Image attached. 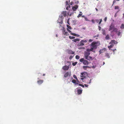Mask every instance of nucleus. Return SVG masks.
<instances>
[{
    "instance_id": "nucleus-1",
    "label": "nucleus",
    "mask_w": 124,
    "mask_h": 124,
    "mask_svg": "<svg viewBox=\"0 0 124 124\" xmlns=\"http://www.w3.org/2000/svg\"><path fill=\"white\" fill-rule=\"evenodd\" d=\"M100 42L99 41L95 42H92L90 45L91 47L93 49H96L97 48V46L100 45Z\"/></svg>"
},
{
    "instance_id": "nucleus-2",
    "label": "nucleus",
    "mask_w": 124,
    "mask_h": 124,
    "mask_svg": "<svg viewBox=\"0 0 124 124\" xmlns=\"http://www.w3.org/2000/svg\"><path fill=\"white\" fill-rule=\"evenodd\" d=\"M75 79H73V78L71 79L72 82L74 84V85H78L80 83V82L78 80L77 78H75Z\"/></svg>"
},
{
    "instance_id": "nucleus-3",
    "label": "nucleus",
    "mask_w": 124,
    "mask_h": 124,
    "mask_svg": "<svg viewBox=\"0 0 124 124\" xmlns=\"http://www.w3.org/2000/svg\"><path fill=\"white\" fill-rule=\"evenodd\" d=\"M71 75V74L70 71L68 72L65 73L64 76L65 78L70 77Z\"/></svg>"
},
{
    "instance_id": "nucleus-4",
    "label": "nucleus",
    "mask_w": 124,
    "mask_h": 124,
    "mask_svg": "<svg viewBox=\"0 0 124 124\" xmlns=\"http://www.w3.org/2000/svg\"><path fill=\"white\" fill-rule=\"evenodd\" d=\"M80 76L82 78H86L88 76V74L86 72H84L81 73Z\"/></svg>"
},
{
    "instance_id": "nucleus-5",
    "label": "nucleus",
    "mask_w": 124,
    "mask_h": 124,
    "mask_svg": "<svg viewBox=\"0 0 124 124\" xmlns=\"http://www.w3.org/2000/svg\"><path fill=\"white\" fill-rule=\"evenodd\" d=\"M115 28V26L114 24L112 23L109 26V28L108 29V31H110L113 30Z\"/></svg>"
},
{
    "instance_id": "nucleus-6",
    "label": "nucleus",
    "mask_w": 124,
    "mask_h": 124,
    "mask_svg": "<svg viewBox=\"0 0 124 124\" xmlns=\"http://www.w3.org/2000/svg\"><path fill=\"white\" fill-rule=\"evenodd\" d=\"M62 32L63 34L64 35L66 36H68L69 35L68 32L67 31H65V29H63L62 31Z\"/></svg>"
},
{
    "instance_id": "nucleus-7",
    "label": "nucleus",
    "mask_w": 124,
    "mask_h": 124,
    "mask_svg": "<svg viewBox=\"0 0 124 124\" xmlns=\"http://www.w3.org/2000/svg\"><path fill=\"white\" fill-rule=\"evenodd\" d=\"M114 46V44H111V45L110 46H108V48L109 49V50H111L113 52H114L115 50H116V49H110V48H112L113 46Z\"/></svg>"
},
{
    "instance_id": "nucleus-8",
    "label": "nucleus",
    "mask_w": 124,
    "mask_h": 124,
    "mask_svg": "<svg viewBox=\"0 0 124 124\" xmlns=\"http://www.w3.org/2000/svg\"><path fill=\"white\" fill-rule=\"evenodd\" d=\"M90 54V53L88 52H85L84 53V55L85 58H86L87 56H89Z\"/></svg>"
},
{
    "instance_id": "nucleus-9",
    "label": "nucleus",
    "mask_w": 124,
    "mask_h": 124,
    "mask_svg": "<svg viewBox=\"0 0 124 124\" xmlns=\"http://www.w3.org/2000/svg\"><path fill=\"white\" fill-rule=\"evenodd\" d=\"M62 69L64 70H67L69 69V66L65 65L62 67Z\"/></svg>"
},
{
    "instance_id": "nucleus-10",
    "label": "nucleus",
    "mask_w": 124,
    "mask_h": 124,
    "mask_svg": "<svg viewBox=\"0 0 124 124\" xmlns=\"http://www.w3.org/2000/svg\"><path fill=\"white\" fill-rule=\"evenodd\" d=\"M68 53L69 54H74L75 52L71 50H68L67 51Z\"/></svg>"
},
{
    "instance_id": "nucleus-11",
    "label": "nucleus",
    "mask_w": 124,
    "mask_h": 124,
    "mask_svg": "<svg viewBox=\"0 0 124 124\" xmlns=\"http://www.w3.org/2000/svg\"><path fill=\"white\" fill-rule=\"evenodd\" d=\"M78 88H76L77 92V94H80L82 93V90L81 89H78Z\"/></svg>"
},
{
    "instance_id": "nucleus-12",
    "label": "nucleus",
    "mask_w": 124,
    "mask_h": 124,
    "mask_svg": "<svg viewBox=\"0 0 124 124\" xmlns=\"http://www.w3.org/2000/svg\"><path fill=\"white\" fill-rule=\"evenodd\" d=\"M117 42L114 40H111V42L109 43L110 44H116Z\"/></svg>"
},
{
    "instance_id": "nucleus-13",
    "label": "nucleus",
    "mask_w": 124,
    "mask_h": 124,
    "mask_svg": "<svg viewBox=\"0 0 124 124\" xmlns=\"http://www.w3.org/2000/svg\"><path fill=\"white\" fill-rule=\"evenodd\" d=\"M78 6L77 5H75L72 7V9L73 11L76 10V9L78 8Z\"/></svg>"
},
{
    "instance_id": "nucleus-14",
    "label": "nucleus",
    "mask_w": 124,
    "mask_h": 124,
    "mask_svg": "<svg viewBox=\"0 0 124 124\" xmlns=\"http://www.w3.org/2000/svg\"><path fill=\"white\" fill-rule=\"evenodd\" d=\"M85 58V59H86L89 61L92 60H93V59L92 58V57L90 56H88L86 58Z\"/></svg>"
},
{
    "instance_id": "nucleus-15",
    "label": "nucleus",
    "mask_w": 124,
    "mask_h": 124,
    "mask_svg": "<svg viewBox=\"0 0 124 124\" xmlns=\"http://www.w3.org/2000/svg\"><path fill=\"white\" fill-rule=\"evenodd\" d=\"M83 64L85 65H88L89 63V62L87 60H85L83 62Z\"/></svg>"
},
{
    "instance_id": "nucleus-16",
    "label": "nucleus",
    "mask_w": 124,
    "mask_h": 124,
    "mask_svg": "<svg viewBox=\"0 0 124 124\" xmlns=\"http://www.w3.org/2000/svg\"><path fill=\"white\" fill-rule=\"evenodd\" d=\"M43 82V80H39L37 81V82L38 84L40 85Z\"/></svg>"
},
{
    "instance_id": "nucleus-17",
    "label": "nucleus",
    "mask_w": 124,
    "mask_h": 124,
    "mask_svg": "<svg viewBox=\"0 0 124 124\" xmlns=\"http://www.w3.org/2000/svg\"><path fill=\"white\" fill-rule=\"evenodd\" d=\"M62 15H63L65 17L67 15V12L66 11H63L62 12Z\"/></svg>"
},
{
    "instance_id": "nucleus-18",
    "label": "nucleus",
    "mask_w": 124,
    "mask_h": 124,
    "mask_svg": "<svg viewBox=\"0 0 124 124\" xmlns=\"http://www.w3.org/2000/svg\"><path fill=\"white\" fill-rule=\"evenodd\" d=\"M84 44L81 41L78 44V46H82L84 45Z\"/></svg>"
},
{
    "instance_id": "nucleus-19",
    "label": "nucleus",
    "mask_w": 124,
    "mask_h": 124,
    "mask_svg": "<svg viewBox=\"0 0 124 124\" xmlns=\"http://www.w3.org/2000/svg\"><path fill=\"white\" fill-rule=\"evenodd\" d=\"M106 50V48H104L103 49H101L100 50L99 53L100 54H101L104 51H105Z\"/></svg>"
},
{
    "instance_id": "nucleus-20",
    "label": "nucleus",
    "mask_w": 124,
    "mask_h": 124,
    "mask_svg": "<svg viewBox=\"0 0 124 124\" xmlns=\"http://www.w3.org/2000/svg\"><path fill=\"white\" fill-rule=\"evenodd\" d=\"M105 56L108 58H109L110 57L109 54L108 53H105Z\"/></svg>"
},
{
    "instance_id": "nucleus-21",
    "label": "nucleus",
    "mask_w": 124,
    "mask_h": 124,
    "mask_svg": "<svg viewBox=\"0 0 124 124\" xmlns=\"http://www.w3.org/2000/svg\"><path fill=\"white\" fill-rule=\"evenodd\" d=\"M80 40V39H77L73 40L72 41L74 42H76L77 41H79Z\"/></svg>"
},
{
    "instance_id": "nucleus-22",
    "label": "nucleus",
    "mask_w": 124,
    "mask_h": 124,
    "mask_svg": "<svg viewBox=\"0 0 124 124\" xmlns=\"http://www.w3.org/2000/svg\"><path fill=\"white\" fill-rule=\"evenodd\" d=\"M92 48H91H91L90 49H86L87 52H90L91 51H92L93 49H92Z\"/></svg>"
},
{
    "instance_id": "nucleus-23",
    "label": "nucleus",
    "mask_w": 124,
    "mask_h": 124,
    "mask_svg": "<svg viewBox=\"0 0 124 124\" xmlns=\"http://www.w3.org/2000/svg\"><path fill=\"white\" fill-rule=\"evenodd\" d=\"M102 34L103 35H105V34H106L105 32V30L104 29H102Z\"/></svg>"
},
{
    "instance_id": "nucleus-24",
    "label": "nucleus",
    "mask_w": 124,
    "mask_h": 124,
    "mask_svg": "<svg viewBox=\"0 0 124 124\" xmlns=\"http://www.w3.org/2000/svg\"><path fill=\"white\" fill-rule=\"evenodd\" d=\"M89 67L88 66H83V68L85 70H86L87 68H89Z\"/></svg>"
},
{
    "instance_id": "nucleus-25",
    "label": "nucleus",
    "mask_w": 124,
    "mask_h": 124,
    "mask_svg": "<svg viewBox=\"0 0 124 124\" xmlns=\"http://www.w3.org/2000/svg\"><path fill=\"white\" fill-rule=\"evenodd\" d=\"M118 29L116 28H115L113 30V31H114L116 33L117 32Z\"/></svg>"
},
{
    "instance_id": "nucleus-26",
    "label": "nucleus",
    "mask_w": 124,
    "mask_h": 124,
    "mask_svg": "<svg viewBox=\"0 0 124 124\" xmlns=\"http://www.w3.org/2000/svg\"><path fill=\"white\" fill-rule=\"evenodd\" d=\"M105 39L107 40H108L109 39V35H107L105 37Z\"/></svg>"
},
{
    "instance_id": "nucleus-27",
    "label": "nucleus",
    "mask_w": 124,
    "mask_h": 124,
    "mask_svg": "<svg viewBox=\"0 0 124 124\" xmlns=\"http://www.w3.org/2000/svg\"><path fill=\"white\" fill-rule=\"evenodd\" d=\"M71 35L74 36H76L77 37H79V35L78 34H76L75 33H72Z\"/></svg>"
},
{
    "instance_id": "nucleus-28",
    "label": "nucleus",
    "mask_w": 124,
    "mask_h": 124,
    "mask_svg": "<svg viewBox=\"0 0 124 124\" xmlns=\"http://www.w3.org/2000/svg\"><path fill=\"white\" fill-rule=\"evenodd\" d=\"M120 28L122 29L124 28V24H122L120 27Z\"/></svg>"
},
{
    "instance_id": "nucleus-29",
    "label": "nucleus",
    "mask_w": 124,
    "mask_h": 124,
    "mask_svg": "<svg viewBox=\"0 0 124 124\" xmlns=\"http://www.w3.org/2000/svg\"><path fill=\"white\" fill-rule=\"evenodd\" d=\"M116 33H117V35L118 36H120L121 34V32H120V31H117V32Z\"/></svg>"
},
{
    "instance_id": "nucleus-30",
    "label": "nucleus",
    "mask_w": 124,
    "mask_h": 124,
    "mask_svg": "<svg viewBox=\"0 0 124 124\" xmlns=\"http://www.w3.org/2000/svg\"><path fill=\"white\" fill-rule=\"evenodd\" d=\"M69 39H73L75 38V37L73 36H69Z\"/></svg>"
},
{
    "instance_id": "nucleus-31",
    "label": "nucleus",
    "mask_w": 124,
    "mask_h": 124,
    "mask_svg": "<svg viewBox=\"0 0 124 124\" xmlns=\"http://www.w3.org/2000/svg\"><path fill=\"white\" fill-rule=\"evenodd\" d=\"M68 82H67V83H70L71 80L72 81L71 79H70L69 78H68L67 79Z\"/></svg>"
},
{
    "instance_id": "nucleus-32",
    "label": "nucleus",
    "mask_w": 124,
    "mask_h": 124,
    "mask_svg": "<svg viewBox=\"0 0 124 124\" xmlns=\"http://www.w3.org/2000/svg\"><path fill=\"white\" fill-rule=\"evenodd\" d=\"M84 59L83 58H82L80 59L79 60V61L81 62H83L84 61Z\"/></svg>"
},
{
    "instance_id": "nucleus-33",
    "label": "nucleus",
    "mask_w": 124,
    "mask_h": 124,
    "mask_svg": "<svg viewBox=\"0 0 124 124\" xmlns=\"http://www.w3.org/2000/svg\"><path fill=\"white\" fill-rule=\"evenodd\" d=\"M77 62H73L72 63V65L73 66H75L77 64Z\"/></svg>"
},
{
    "instance_id": "nucleus-34",
    "label": "nucleus",
    "mask_w": 124,
    "mask_h": 124,
    "mask_svg": "<svg viewBox=\"0 0 124 124\" xmlns=\"http://www.w3.org/2000/svg\"><path fill=\"white\" fill-rule=\"evenodd\" d=\"M81 41L82 42H83V43H86L87 42V41L86 40H82Z\"/></svg>"
},
{
    "instance_id": "nucleus-35",
    "label": "nucleus",
    "mask_w": 124,
    "mask_h": 124,
    "mask_svg": "<svg viewBox=\"0 0 124 124\" xmlns=\"http://www.w3.org/2000/svg\"><path fill=\"white\" fill-rule=\"evenodd\" d=\"M67 31L69 32L70 33V34L71 35V34L72 33H73L71 32V31L69 29H68V28H67Z\"/></svg>"
},
{
    "instance_id": "nucleus-36",
    "label": "nucleus",
    "mask_w": 124,
    "mask_h": 124,
    "mask_svg": "<svg viewBox=\"0 0 124 124\" xmlns=\"http://www.w3.org/2000/svg\"><path fill=\"white\" fill-rule=\"evenodd\" d=\"M75 57H76V59H78L80 57L79 56L77 55Z\"/></svg>"
},
{
    "instance_id": "nucleus-37",
    "label": "nucleus",
    "mask_w": 124,
    "mask_h": 124,
    "mask_svg": "<svg viewBox=\"0 0 124 124\" xmlns=\"http://www.w3.org/2000/svg\"><path fill=\"white\" fill-rule=\"evenodd\" d=\"M67 27L68 29L71 30L72 29L71 27L70 26L68 25H67Z\"/></svg>"
},
{
    "instance_id": "nucleus-38",
    "label": "nucleus",
    "mask_w": 124,
    "mask_h": 124,
    "mask_svg": "<svg viewBox=\"0 0 124 124\" xmlns=\"http://www.w3.org/2000/svg\"><path fill=\"white\" fill-rule=\"evenodd\" d=\"M82 15V13L81 14H79L78 15V16L77 17L78 18H79Z\"/></svg>"
},
{
    "instance_id": "nucleus-39",
    "label": "nucleus",
    "mask_w": 124,
    "mask_h": 124,
    "mask_svg": "<svg viewBox=\"0 0 124 124\" xmlns=\"http://www.w3.org/2000/svg\"><path fill=\"white\" fill-rule=\"evenodd\" d=\"M78 84L79 86H81L83 87H84V85H83L81 84H80L79 83Z\"/></svg>"
},
{
    "instance_id": "nucleus-40",
    "label": "nucleus",
    "mask_w": 124,
    "mask_h": 124,
    "mask_svg": "<svg viewBox=\"0 0 124 124\" xmlns=\"http://www.w3.org/2000/svg\"><path fill=\"white\" fill-rule=\"evenodd\" d=\"M119 8V7L118 6H115V9H118Z\"/></svg>"
},
{
    "instance_id": "nucleus-41",
    "label": "nucleus",
    "mask_w": 124,
    "mask_h": 124,
    "mask_svg": "<svg viewBox=\"0 0 124 124\" xmlns=\"http://www.w3.org/2000/svg\"><path fill=\"white\" fill-rule=\"evenodd\" d=\"M85 20L86 21H89L88 19V18L86 17H85Z\"/></svg>"
},
{
    "instance_id": "nucleus-42",
    "label": "nucleus",
    "mask_w": 124,
    "mask_h": 124,
    "mask_svg": "<svg viewBox=\"0 0 124 124\" xmlns=\"http://www.w3.org/2000/svg\"><path fill=\"white\" fill-rule=\"evenodd\" d=\"M70 6L69 5V6H68L66 8V9L67 10H68L69 8H70Z\"/></svg>"
},
{
    "instance_id": "nucleus-43",
    "label": "nucleus",
    "mask_w": 124,
    "mask_h": 124,
    "mask_svg": "<svg viewBox=\"0 0 124 124\" xmlns=\"http://www.w3.org/2000/svg\"><path fill=\"white\" fill-rule=\"evenodd\" d=\"M99 30V31H100L101 28V27L100 26H98Z\"/></svg>"
},
{
    "instance_id": "nucleus-44",
    "label": "nucleus",
    "mask_w": 124,
    "mask_h": 124,
    "mask_svg": "<svg viewBox=\"0 0 124 124\" xmlns=\"http://www.w3.org/2000/svg\"><path fill=\"white\" fill-rule=\"evenodd\" d=\"M107 19V17H105L104 19V21L105 22H106Z\"/></svg>"
},
{
    "instance_id": "nucleus-45",
    "label": "nucleus",
    "mask_w": 124,
    "mask_h": 124,
    "mask_svg": "<svg viewBox=\"0 0 124 124\" xmlns=\"http://www.w3.org/2000/svg\"><path fill=\"white\" fill-rule=\"evenodd\" d=\"M95 21H96L97 23H98L99 22V20L98 19H96L95 20Z\"/></svg>"
},
{
    "instance_id": "nucleus-46",
    "label": "nucleus",
    "mask_w": 124,
    "mask_h": 124,
    "mask_svg": "<svg viewBox=\"0 0 124 124\" xmlns=\"http://www.w3.org/2000/svg\"><path fill=\"white\" fill-rule=\"evenodd\" d=\"M73 57V56H70V57H69V59H71Z\"/></svg>"
},
{
    "instance_id": "nucleus-47",
    "label": "nucleus",
    "mask_w": 124,
    "mask_h": 124,
    "mask_svg": "<svg viewBox=\"0 0 124 124\" xmlns=\"http://www.w3.org/2000/svg\"><path fill=\"white\" fill-rule=\"evenodd\" d=\"M99 36V35H98L97 36H93V38H95L96 37H98Z\"/></svg>"
},
{
    "instance_id": "nucleus-48",
    "label": "nucleus",
    "mask_w": 124,
    "mask_h": 124,
    "mask_svg": "<svg viewBox=\"0 0 124 124\" xmlns=\"http://www.w3.org/2000/svg\"><path fill=\"white\" fill-rule=\"evenodd\" d=\"M91 21L92 22V23H95V22H94V20H93V19H92L91 20Z\"/></svg>"
},
{
    "instance_id": "nucleus-49",
    "label": "nucleus",
    "mask_w": 124,
    "mask_h": 124,
    "mask_svg": "<svg viewBox=\"0 0 124 124\" xmlns=\"http://www.w3.org/2000/svg\"><path fill=\"white\" fill-rule=\"evenodd\" d=\"M93 40L91 39H90L89 40V41L90 42H92L93 41Z\"/></svg>"
},
{
    "instance_id": "nucleus-50",
    "label": "nucleus",
    "mask_w": 124,
    "mask_h": 124,
    "mask_svg": "<svg viewBox=\"0 0 124 124\" xmlns=\"http://www.w3.org/2000/svg\"><path fill=\"white\" fill-rule=\"evenodd\" d=\"M66 5H68V1H66Z\"/></svg>"
},
{
    "instance_id": "nucleus-51",
    "label": "nucleus",
    "mask_w": 124,
    "mask_h": 124,
    "mask_svg": "<svg viewBox=\"0 0 124 124\" xmlns=\"http://www.w3.org/2000/svg\"><path fill=\"white\" fill-rule=\"evenodd\" d=\"M69 19H68L67 21V22L68 23V24H70L69 23Z\"/></svg>"
},
{
    "instance_id": "nucleus-52",
    "label": "nucleus",
    "mask_w": 124,
    "mask_h": 124,
    "mask_svg": "<svg viewBox=\"0 0 124 124\" xmlns=\"http://www.w3.org/2000/svg\"><path fill=\"white\" fill-rule=\"evenodd\" d=\"M72 4H73V3H72V2H71L70 3V5H72Z\"/></svg>"
},
{
    "instance_id": "nucleus-53",
    "label": "nucleus",
    "mask_w": 124,
    "mask_h": 124,
    "mask_svg": "<svg viewBox=\"0 0 124 124\" xmlns=\"http://www.w3.org/2000/svg\"><path fill=\"white\" fill-rule=\"evenodd\" d=\"M84 85L86 87H87L88 86V85L86 84H85Z\"/></svg>"
},
{
    "instance_id": "nucleus-54",
    "label": "nucleus",
    "mask_w": 124,
    "mask_h": 124,
    "mask_svg": "<svg viewBox=\"0 0 124 124\" xmlns=\"http://www.w3.org/2000/svg\"><path fill=\"white\" fill-rule=\"evenodd\" d=\"M73 77L74 78H77L76 76L75 75H73Z\"/></svg>"
},
{
    "instance_id": "nucleus-55",
    "label": "nucleus",
    "mask_w": 124,
    "mask_h": 124,
    "mask_svg": "<svg viewBox=\"0 0 124 124\" xmlns=\"http://www.w3.org/2000/svg\"><path fill=\"white\" fill-rule=\"evenodd\" d=\"M116 2V1L114 0L113 1V4H112V5H113L114 4V3Z\"/></svg>"
},
{
    "instance_id": "nucleus-56",
    "label": "nucleus",
    "mask_w": 124,
    "mask_h": 124,
    "mask_svg": "<svg viewBox=\"0 0 124 124\" xmlns=\"http://www.w3.org/2000/svg\"><path fill=\"white\" fill-rule=\"evenodd\" d=\"M102 21V19H100V22H101Z\"/></svg>"
},
{
    "instance_id": "nucleus-57",
    "label": "nucleus",
    "mask_w": 124,
    "mask_h": 124,
    "mask_svg": "<svg viewBox=\"0 0 124 124\" xmlns=\"http://www.w3.org/2000/svg\"><path fill=\"white\" fill-rule=\"evenodd\" d=\"M91 79H90V82L88 83L89 84H90L91 83Z\"/></svg>"
},
{
    "instance_id": "nucleus-58",
    "label": "nucleus",
    "mask_w": 124,
    "mask_h": 124,
    "mask_svg": "<svg viewBox=\"0 0 124 124\" xmlns=\"http://www.w3.org/2000/svg\"><path fill=\"white\" fill-rule=\"evenodd\" d=\"M82 17L85 18V16H84L83 15L82 16Z\"/></svg>"
},
{
    "instance_id": "nucleus-59",
    "label": "nucleus",
    "mask_w": 124,
    "mask_h": 124,
    "mask_svg": "<svg viewBox=\"0 0 124 124\" xmlns=\"http://www.w3.org/2000/svg\"><path fill=\"white\" fill-rule=\"evenodd\" d=\"M95 9H96V11H98V9L97 8H95Z\"/></svg>"
},
{
    "instance_id": "nucleus-60",
    "label": "nucleus",
    "mask_w": 124,
    "mask_h": 124,
    "mask_svg": "<svg viewBox=\"0 0 124 124\" xmlns=\"http://www.w3.org/2000/svg\"><path fill=\"white\" fill-rule=\"evenodd\" d=\"M101 23V22H100V21L99 23V24H100Z\"/></svg>"
},
{
    "instance_id": "nucleus-61",
    "label": "nucleus",
    "mask_w": 124,
    "mask_h": 124,
    "mask_svg": "<svg viewBox=\"0 0 124 124\" xmlns=\"http://www.w3.org/2000/svg\"><path fill=\"white\" fill-rule=\"evenodd\" d=\"M81 79L82 80H83L84 79V78H81Z\"/></svg>"
},
{
    "instance_id": "nucleus-62",
    "label": "nucleus",
    "mask_w": 124,
    "mask_h": 124,
    "mask_svg": "<svg viewBox=\"0 0 124 124\" xmlns=\"http://www.w3.org/2000/svg\"><path fill=\"white\" fill-rule=\"evenodd\" d=\"M105 64V62H103V65H104Z\"/></svg>"
},
{
    "instance_id": "nucleus-63",
    "label": "nucleus",
    "mask_w": 124,
    "mask_h": 124,
    "mask_svg": "<svg viewBox=\"0 0 124 124\" xmlns=\"http://www.w3.org/2000/svg\"><path fill=\"white\" fill-rule=\"evenodd\" d=\"M76 92H77V89H75V93H76Z\"/></svg>"
},
{
    "instance_id": "nucleus-64",
    "label": "nucleus",
    "mask_w": 124,
    "mask_h": 124,
    "mask_svg": "<svg viewBox=\"0 0 124 124\" xmlns=\"http://www.w3.org/2000/svg\"><path fill=\"white\" fill-rule=\"evenodd\" d=\"M45 74H43V76H45Z\"/></svg>"
}]
</instances>
